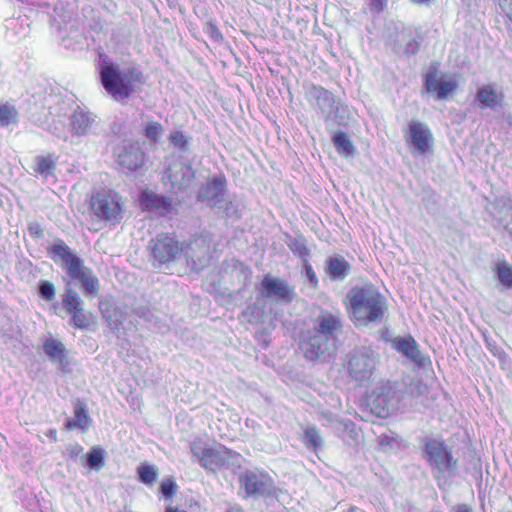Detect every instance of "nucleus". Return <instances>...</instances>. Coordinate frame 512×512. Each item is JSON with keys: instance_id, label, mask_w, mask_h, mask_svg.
<instances>
[{"instance_id": "obj_53", "label": "nucleus", "mask_w": 512, "mask_h": 512, "mask_svg": "<svg viewBox=\"0 0 512 512\" xmlns=\"http://www.w3.org/2000/svg\"><path fill=\"white\" fill-rule=\"evenodd\" d=\"M455 512H472V509L467 506L466 504H460V505H457L455 508H454Z\"/></svg>"}, {"instance_id": "obj_43", "label": "nucleus", "mask_w": 512, "mask_h": 512, "mask_svg": "<svg viewBox=\"0 0 512 512\" xmlns=\"http://www.w3.org/2000/svg\"><path fill=\"white\" fill-rule=\"evenodd\" d=\"M169 140L174 146L182 150L186 148V145L188 143L186 136L181 131L172 132L169 136Z\"/></svg>"}, {"instance_id": "obj_6", "label": "nucleus", "mask_w": 512, "mask_h": 512, "mask_svg": "<svg viewBox=\"0 0 512 512\" xmlns=\"http://www.w3.org/2000/svg\"><path fill=\"white\" fill-rule=\"evenodd\" d=\"M310 95L316 100L317 106L327 123L346 125L349 121V111L340 101H336L328 90L313 86Z\"/></svg>"}, {"instance_id": "obj_12", "label": "nucleus", "mask_w": 512, "mask_h": 512, "mask_svg": "<svg viewBox=\"0 0 512 512\" xmlns=\"http://www.w3.org/2000/svg\"><path fill=\"white\" fill-rule=\"evenodd\" d=\"M425 457L439 474L452 475L457 468L456 460L453 459L451 452L442 442L428 441L425 445Z\"/></svg>"}, {"instance_id": "obj_5", "label": "nucleus", "mask_w": 512, "mask_h": 512, "mask_svg": "<svg viewBox=\"0 0 512 512\" xmlns=\"http://www.w3.org/2000/svg\"><path fill=\"white\" fill-rule=\"evenodd\" d=\"M190 450L202 467L212 471L230 465L232 460L238 456L237 453L223 445L208 446L201 441L191 443Z\"/></svg>"}, {"instance_id": "obj_17", "label": "nucleus", "mask_w": 512, "mask_h": 512, "mask_svg": "<svg viewBox=\"0 0 512 512\" xmlns=\"http://www.w3.org/2000/svg\"><path fill=\"white\" fill-rule=\"evenodd\" d=\"M117 163L128 171L140 168L144 163V153L139 144L133 141H125L116 150Z\"/></svg>"}, {"instance_id": "obj_26", "label": "nucleus", "mask_w": 512, "mask_h": 512, "mask_svg": "<svg viewBox=\"0 0 512 512\" xmlns=\"http://www.w3.org/2000/svg\"><path fill=\"white\" fill-rule=\"evenodd\" d=\"M351 265L342 257H329L326 261V273L332 280H343L350 272Z\"/></svg>"}, {"instance_id": "obj_34", "label": "nucleus", "mask_w": 512, "mask_h": 512, "mask_svg": "<svg viewBox=\"0 0 512 512\" xmlns=\"http://www.w3.org/2000/svg\"><path fill=\"white\" fill-rule=\"evenodd\" d=\"M86 464L92 470H100L105 465V452L99 447H93L90 452L86 454Z\"/></svg>"}, {"instance_id": "obj_36", "label": "nucleus", "mask_w": 512, "mask_h": 512, "mask_svg": "<svg viewBox=\"0 0 512 512\" xmlns=\"http://www.w3.org/2000/svg\"><path fill=\"white\" fill-rule=\"evenodd\" d=\"M18 112L9 104L0 105V127H6L17 122Z\"/></svg>"}, {"instance_id": "obj_15", "label": "nucleus", "mask_w": 512, "mask_h": 512, "mask_svg": "<svg viewBox=\"0 0 512 512\" xmlns=\"http://www.w3.org/2000/svg\"><path fill=\"white\" fill-rule=\"evenodd\" d=\"M194 178V171L191 166L180 162L174 161L169 165L164 176L165 185L169 189L178 193L188 188Z\"/></svg>"}, {"instance_id": "obj_47", "label": "nucleus", "mask_w": 512, "mask_h": 512, "mask_svg": "<svg viewBox=\"0 0 512 512\" xmlns=\"http://www.w3.org/2000/svg\"><path fill=\"white\" fill-rule=\"evenodd\" d=\"M176 484L172 480H166L161 483V492L166 496H172L176 491Z\"/></svg>"}, {"instance_id": "obj_14", "label": "nucleus", "mask_w": 512, "mask_h": 512, "mask_svg": "<svg viewBox=\"0 0 512 512\" xmlns=\"http://www.w3.org/2000/svg\"><path fill=\"white\" fill-rule=\"evenodd\" d=\"M96 122V117L86 108L75 104L68 116V131L72 137L88 136Z\"/></svg>"}, {"instance_id": "obj_35", "label": "nucleus", "mask_w": 512, "mask_h": 512, "mask_svg": "<svg viewBox=\"0 0 512 512\" xmlns=\"http://www.w3.org/2000/svg\"><path fill=\"white\" fill-rule=\"evenodd\" d=\"M287 245L295 255L300 257L304 262H307L310 252L303 238H289Z\"/></svg>"}, {"instance_id": "obj_27", "label": "nucleus", "mask_w": 512, "mask_h": 512, "mask_svg": "<svg viewBox=\"0 0 512 512\" xmlns=\"http://www.w3.org/2000/svg\"><path fill=\"white\" fill-rule=\"evenodd\" d=\"M337 430L344 442L351 447H358L362 443V432L351 421L338 422Z\"/></svg>"}, {"instance_id": "obj_10", "label": "nucleus", "mask_w": 512, "mask_h": 512, "mask_svg": "<svg viewBox=\"0 0 512 512\" xmlns=\"http://www.w3.org/2000/svg\"><path fill=\"white\" fill-rule=\"evenodd\" d=\"M377 363L375 352L369 347L355 349L348 360V371L351 377L363 382L370 379Z\"/></svg>"}, {"instance_id": "obj_45", "label": "nucleus", "mask_w": 512, "mask_h": 512, "mask_svg": "<svg viewBox=\"0 0 512 512\" xmlns=\"http://www.w3.org/2000/svg\"><path fill=\"white\" fill-rule=\"evenodd\" d=\"M205 32H206V34H208L211 37V39L213 41H215V42L223 41V36H222L221 32L219 31L217 26L215 24H213L212 22L206 23Z\"/></svg>"}, {"instance_id": "obj_33", "label": "nucleus", "mask_w": 512, "mask_h": 512, "mask_svg": "<svg viewBox=\"0 0 512 512\" xmlns=\"http://www.w3.org/2000/svg\"><path fill=\"white\" fill-rule=\"evenodd\" d=\"M133 312L139 318H142L146 322L153 324V326L160 332L164 333L165 331L168 330V326L165 323L159 321L158 317L155 316L154 313L150 311L147 307H137L133 310Z\"/></svg>"}, {"instance_id": "obj_46", "label": "nucleus", "mask_w": 512, "mask_h": 512, "mask_svg": "<svg viewBox=\"0 0 512 512\" xmlns=\"http://www.w3.org/2000/svg\"><path fill=\"white\" fill-rule=\"evenodd\" d=\"M216 208L223 210V213L229 218H232V217L237 218L238 217L237 208L232 202L223 201Z\"/></svg>"}, {"instance_id": "obj_25", "label": "nucleus", "mask_w": 512, "mask_h": 512, "mask_svg": "<svg viewBox=\"0 0 512 512\" xmlns=\"http://www.w3.org/2000/svg\"><path fill=\"white\" fill-rule=\"evenodd\" d=\"M102 314L113 330L124 326L130 317V311L126 305H107L102 310Z\"/></svg>"}, {"instance_id": "obj_40", "label": "nucleus", "mask_w": 512, "mask_h": 512, "mask_svg": "<svg viewBox=\"0 0 512 512\" xmlns=\"http://www.w3.org/2000/svg\"><path fill=\"white\" fill-rule=\"evenodd\" d=\"M457 88V83L454 80H443L440 83V87H438L437 98L439 100H444L448 97L450 93L455 91Z\"/></svg>"}, {"instance_id": "obj_56", "label": "nucleus", "mask_w": 512, "mask_h": 512, "mask_svg": "<svg viewBox=\"0 0 512 512\" xmlns=\"http://www.w3.org/2000/svg\"><path fill=\"white\" fill-rule=\"evenodd\" d=\"M356 510H357V508H355V507H351V508L349 509V512H356Z\"/></svg>"}, {"instance_id": "obj_44", "label": "nucleus", "mask_w": 512, "mask_h": 512, "mask_svg": "<svg viewBox=\"0 0 512 512\" xmlns=\"http://www.w3.org/2000/svg\"><path fill=\"white\" fill-rule=\"evenodd\" d=\"M162 130V126L159 123L153 122L147 125L145 133L147 138L156 141L159 135L161 134Z\"/></svg>"}, {"instance_id": "obj_54", "label": "nucleus", "mask_w": 512, "mask_h": 512, "mask_svg": "<svg viewBox=\"0 0 512 512\" xmlns=\"http://www.w3.org/2000/svg\"><path fill=\"white\" fill-rule=\"evenodd\" d=\"M48 436H51L54 439H56V431L55 430H50L49 433H48Z\"/></svg>"}, {"instance_id": "obj_38", "label": "nucleus", "mask_w": 512, "mask_h": 512, "mask_svg": "<svg viewBox=\"0 0 512 512\" xmlns=\"http://www.w3.org/2000/svg\"><path fill=\"white\" fill-rule=\"evenodd\" d=\"M145 206L162 211H168L171 207V202L162 196L146 195L144 198Z\"/></svg>"}, {"instance_id": "obj_41", "label": "nucleus", "mask_w": 512, "mask_h": 512, "mask_svg": "<svg viewBox=\"0 0 512 512\" xmlns=\"http://www.w3.org/2000/svg\"><path fill=\"white\" fill-rule=\"evenodd\" d=\"M39 293L46 301H52L55 298L54 285L49 281H41L39 284Z\"/></svg>"}, {"instance_id": "obj_39", "label": "nucleus", "mask_w": 512, "mask_h": 512, "mask_svg": "<svg viewBox=\"0 0 512 512\" xmlns=\"http://www.w3.org/2000/svg\"><path fill=\"white\" fill-rule=\"evenodd\" d=\"M497 277L503 286L512 288V267L507 263H499L497 265Z\"/></svg>"}, {"instance_id": "obj_1", "label": "nucleus", "mask_w": 512, "mask_h": 512, "mask_svg": "<svg viewBox=\"0 0 512 512\" xmlns=\"http://www.w3.org/2000/svg\"><path fill=\"white\" fill-rule=\"evenodd\" d=\"M342 330L340 319L329 313L320 314L312 330L302 336L300 349L310 361H327L336 351L337 336Z\"/></svg>"}, {"instance_id": "obj_20", "label": "nucleus", "mask_w": 512, "mask_h": 512, "mask_svg": "<svg viewBox=\"0 0 512 512\" xmlns=\"http://www.w3.org/2000/svg\"><path fill=\"white\" fill-rule=\"evenodd\" d=\"M395 32L390 34L388 43L396 53L415 54L419 50V42L409 28L394 27Z\"/></svg>"}, {"instance_id": "obj_18", "label": "nucleus", "mask_w": 512, "mask_h": 512, "mask_svg": "<svg viewBox=\"0 0 512 512\" xmlns=\"http://www.w3.org/2000/svg\"><path fill=\"white\" fill-rule=\"evenodd\" d=\"M392 347L418 367H426L431 363L430 359L419 350L415 339L408 335L406 337H395L391 340Z\"/></svg>"}, {"instance_id": "obj_8", "label": "nucleus", "mask_w": 512, "mask_h": 512, "mask_svg": "<svg viewBox=\"0 0 512 512\" xmlns=\"http://www.w3.org/2000/svg\"><path fill=\"white\" fill-rule=\"evenodd\" d=\"M62 306L72 316L70 324L73 327L88 330L95 324L94 315L84 309L83 301L77 291L71 287L70 281H66L65 291L62 294Z\"/></svg>"}, {"instance_id": "obj_52", "label": "nucleus", "mask_w": 512, "mask_h": 512, "mask_svg": "<svg viewBox=\"0 0 512 512\" xmlns=\"http://www.w3.org/2000/svg\"><path fill=\"white\" fill-rule=\"evenodd\" d=\"M66 451L68 452L71 458H76L83 451V448L78 444H72L66 448Z\"/></svg>"}, {"instance_id": "obj_16", "label": "nucleus", "mask_w": 512, "mask_h": 512, "mask_svg": "<svg viewBox=\"0 0 512 512\" xmlns=\"http://www.w3.org/2000/svg\"><path fill=\"white\" fill-rule=\"evenodd\" d=\"M240 482L249 496H268L274 491L272 479L263 473L245 471L240 476Z\"/></svg>"}, {"instance_id": "obj_55", "label": "nucleus", "mask_w": 512, "mask_h": 512, "mask_svg": "<svg viewBox=\"0 0 512 512\" xmlns=\"http://www.w3.org/2000/svg\"><path fill=\"white\" fill-rule=\"evenodd\" d=\"M165 512H179L176 508L168 507Z\"/></svg>"}, {"instance_id": "obj_49", "label": "nucleus", "mask_w": 512, "mask_h": 512, "mask_svg": "<svg viewBox=\"0 0 512 512\" xmlns=\"http://www.w3.org/2000/svg\"><path fill=\"white\" fill-rule=\"evenodd\" d=\"M28 229H29L30 234L35 236L36 238L43 237V230L39 223H37V222L30 223Z\"/></svg>"}, {"instance_id": "obj_31", "label": "nucleus", "mask_w": 512, "mask_h": 512, "mask_svg": "<svg viewBox=\"0 0 512 512\" xmlns=\"http://www.w3.org/2000/svg\"><path fill=\"white\" fill-rule=\"evenodd\" d=\"M476 100L480 102L481 108L493 109L498 104V94L491 85H486L477 91Z\"/></svg>"}, {"instance_id": "obj_9", "label": "nucleus", "mask_w": 512, "mask_h": 512, "mask_svg": "<svg viewBox=\"0 0 512 512\" xmlns=\"http://www.w3.org/2000/svg\"><path fill=\"white\" fill-rule=\"evenodd\" d=\"M119 197L112 192H98L91 198L93 214L111 225L118 224L122 219V208Z\"/></svg>"}, {"instance_id": "obj_11", "label": "nucleus", "mask_w": 512, "mask_h": 512, "mask_svg": "<svg viewBox=\"0 0 512 512\" xmlns=\"http://www.w3.org/2000/svg\"><path fill=\"white\" fill-rule=\"evenodd\" d=\"M154 265L170 264L180 258L183 247L171 235L159 234L149 243Z\"/></svg>"}, {"instance_id": "obj_50", "label": "nucleus", "mask_w": 512, "mask_h": 512, "mask_svg": "<svg viewBox=\"0 0 512 512\" xmlns=\"http://www.w3.org/2000/svg\"><path fill=\"white\" fill-rule=\"evenodd\" d=\"M386 0H370L369 7L374 13H380L385 6Z\"/></svg>"}, {"instance_id": "obj_28", "label": "nucleus", "mask_w": 512, "mask_h": 512, "mask_svg": "<svg viewBox=\"0 0 512 512\" xmlns=\"http://www.w3.org/2000/svg\"><path fill=\"white\" fill-rule=\"evenodd\" d=\"M74 414L75 417L67 421L66 428L70 430L76 428L85 430L89 426L91 419L87 414L84 403L80 400H77L75 403Z\"/></svg>"}, {"instance_id": "obj_2", "label": "nucleus", "mask_w": 512, "mask_h": 512, "mask_svg": "<svg viewBox=\"0 0 512 512\" xmlns=\"http://www.w3.org/2000/svg\"><path fill=\"white\" fill-rule=\"evenodd\" d=\"M100 78L106 92L121 103L126 102L142 84V74L137 68L122 67L114 62H104L101 65Z\"/></svg>"}, {"instance_id": "obj_32", "label": "nucleus", "mask_w": 512, "mask_h": 512, "mask_svg": "<svg viewBox=\"0 0 512 512\" xmlns=\"http://www.w3.org/2000/svg\"><path fill=\"white\" fill-rule=\"evenodd\" d=\"M333 144L337 152L344 157L354 155L355 147L349 137L344 132H338L333 137Z\"/></svg>"}, {"instance_id": "obj_24", "label": "nucleus", "mask_w": 512, "mask_h": 512, "mask_svg": "<svg viewBox=\"0 0 512 512\" xmlns=\"http://www.w3.org/2000/svg\"><path fill=\"white\" fill-rule=\"evenodd\" d=\"M224 272L230 278L233 286L238 290H242L250 283L252 275L251 270L238 260L232 259L227 262Z\"/></svg>"}, {"instance_id": "obj_22", "label": "nucleus", "mask_w": 512, "mask_h": 512, "mask_svg": "<svg viewBox=\"0 0 512 512\" xmlns=\"http://www.w3.org/2000/svg\"><path fill=\"white\" fill-rule=\"evenodd\" d=\"M225 180L216 177L203 185L198 192V199L207 202L212 207H217L224 201Z\"/></svg>"}, {"instance_id": "obj_51", "label": "nucleus", "mask_w": 512, "mask_h": 512, "mask_svg": "<svg viewBox=\"0 0 512 512\" xmlns=\"http://www.w3.org/2000/svg\"><path fill=\"white\" fill-rule=\"evenodd\" d=\"M502 11L512 20V0H500Z\"/></svg>"}, {"instance_id": "obj_13", "label": "nucleus", "mask_w": 512, "mask_h": 512, "mask_svg": "<svg viewBox=\"0 0 512 512\" xmlns=\"http://www.w3.org/2000/svg\"><path fill=\"white\" fill-rule=\"evenodd\" d=\"M188 266L199 271L209 265L211 259V241L208 237L199 236L191 240L183 252Z\"/></svg>"}, {"instance_id": "obj_19", "label": "nucleus", "mask_w": 512, "mask_h": 512, "mask_svg": "<svg viewBox=\"0 0 512 512\" xmlns=\"http://www.w3.org/2000/svg\"><path fill=\"white\" fill-rule=\"evenodd\" d=\"M261 295L278 301L291 302L295 294L285 280L266 275L261 282Z\"/></svg>"}, {"instance_id": "obj_23", "label": "nucleus", "mask_w": 512, "mask_h": 512, "mask_svg": "<svg viewBox=\"0 0 512 512\" xmlns=\"http://www.w3.org/2000/svg\"><path fill=\"white\" fill-rule=\"evenodd\" d=\"M44 353L53 361L59 365V368L63 373H70V360L66 353L64 344L54 338H49L44 342L43 345Z\"/></svg>"}, {"instance_id": "obj_48", "label": "nucleus", "mask_w": 512, "mask_h": 512, "mask_svg": "<svg viewBox=\"0 0 512 512\" xmlns=\"http://www.w3.org/2000/svg\"><path fill=\"white\" fill-rule=\"evenodd\" d=\"M304 271H305V275L308 278V280L311 283V285L313 287H316L317 283H318L316 274H315L312 266L310 264H308L307 262H305Z\"/></svg>"}, {"instance_id": "obj_37", "label": "nucleus", "mask_w": 512, "mask_h": 512, "mask_svg": "<svg viewBox=\"0 0 512 512\" xmlns=\"http://www.w3.org/2000/svg\"><path fill=\"white\" fill-rule=\"evenodd\" d=\"M137 471L140 481L146 485H152L158 475L157 468L154 465L142 464Z\"/></svg>"}, {"instance_id": "obj_3", "label": "nucleus", "mask_w": 512, "mask_h": 512, "mask_svg": "<svg viewBox=\"0 0 512 512\" xmlns=\"http://www.w3.org/2000/svg\"><path fill=\"white\" fill-rule=\"evenodd\" d=\"M49 253L54 261H61L70 282L77 281L86 297H94L99 291V281L92 270L83 264V261L74 254L62 241L52 245Z\"/></svg>"}, {"instance_id": "obj_30", "label": "nucleus", "mask_w": 512, "mask_h": 512, "mask_svg": "<svg viewBox=\"0 0 512 512\" xmlns=\"http://www.w3.org/2000/svg\"><path fill=\"white\" fill-rule=\"evenodd\" d=\"M302 441L308 450L317 452L323 447L324 441L315 426H307L304 429Z\"/></svg>"}, {"instance_id": "obj_4", "label": "nucleus", "mask_w": 512, "mask_h": 512, "mask_svg": "<svg viewBox=\"0 0 512 512\" xmlns=\"http://www.w3.org/2000/svg\"><path fill=\"white\" fill-rule=\"evenodd\" d=\"M348 298L352 316L358 323L367 325L383 318L385 299L372 285L352 288Z\"/></svg>"}, {"instance_id": "obj_21", "label": "nucleus", "mask_w": 512, "mask_h": 512, "mask_svg": "<svg viewBox=\"0 0 512 512\" xmlns=\"http://www.w3.org/2000/svg\"><path fill=\"white\" fill-rule=\"evenodd\" d=\"M409 139L417 153L426 154L431 150L432 134L424 123L416 120L409 123Z\"/></svg>"}, {"instance_id": "obj_42", "label": "nucleus", "mask_w": 512, "mask_h": 512, "mask_svg": "<svg viewBox=\"0 0 512 512\" xmlns=\"http://www.w3.org/2000/svg\"><path fill=\"white\" fill-rule=\"evenodd\" d=\"M442 79L437 78L436 71H429L426 74L425 86L428 92H436L438 91V87H440Z\"/></svg>"}, {"instance_id": "obj_29", "label": "nucleus", "mask_w": 512, "mask_h": 512, "mask_svg": "<svg viewBox=\"0 0 512 512\" xmlns=\"http://www.w3.org/2000/svg\"><path fill=\"white\" fill-rule=\"evenodd\" d=\"M34 163V171L40 174L43 178H48L54 174L56 169V158L52 154L37 156L35 157Z\"/></svg>"}, {"instance_id": "obj_7", "label": "nucleus", "mask_w": 512, "mask_h": 512, "mask_svg": "<svg viewBox=\"0 0 512 512\" xmlns=\"http://www.w3.org/2000/svg\"><path fill=\"white\" fill-rule=\"evenodd\" d=\"M396 387L390 381H381L376 384L367 396L366 406L377 417L386 418L395 409Z\"/></svg>"}]
</instances>
